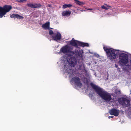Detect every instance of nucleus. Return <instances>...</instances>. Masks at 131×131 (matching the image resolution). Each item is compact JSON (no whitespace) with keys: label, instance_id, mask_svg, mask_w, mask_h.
<instances>
[{"label":"nucleus","instance_id":"nucleus-1","mask_svg":"<svg viewBox=\"0 0 131 131\" xmlns=\"http://www.w3.org/2000/svg\"><path fill=\"white\" fill-rule=\"evenodd\" d=\"M90 85L98 95L106 102L108 103L112 100L110 94L103 89L96 85L92 83H91Z\"/></svg>","mask_w":131,"mask_h":131},{"label":"nucleus","instance_id":"nucleus-2","mask_svg":"<svg viewBox=\"0 0 131 131\" xmlns=\"http://www.w3.org/2000/svg\"><path fill=\"white\" fill-rule=\"evenodd\" d=\"M62 52L64 53H69V54L67 57V60L68 63L71 64V66L74 67V62L72 60V55H73L75 53L71 51V49L68 46H66L63 47L62 49Z\"/></svg>","mask_w":131,"mask_h":131},{"label":"nucleus","instance_id":"nucleus-3","mask_svg":"<svg viewBox=\"0 0 131 131\" xmlns=\"http://www.w3.org/2000/svg\"><path fill=\"white\" fill-rule=\"evenodd\" d=\"M103 48L106 52L107 57L110 60L114 59L116 57V55H118L119 51V50H115L112 49L104 46Z\"/></svg>","mask_w":131,"mask_h":131},{"label":"nucleus","instance_id":"nucleus-4","mask_svg":"<svg viewBox=\"0 0 131 131\" xmlns=\"http://www.w3.org/2000/svg\"><path fill=\"white\" fill-rule=\"evenodd\" d=\"M12 7L10 5H5L3 7L0 6V18L3 17L6 15L7 13L10 10Z\"/></svg>","mask_w":131,"mask_h":131},{"label":"nucleus","instance_id":"nucleus-5","mask_svg":"<svg viewBox=\"0 0 131 131\" xmlns=\"http://www.w3.org/2000/svg\"><path fill=\"white\" fill-rule=\"evenodd\" d=\"M119 63L122 65L127 64L128 61V55L124 53L120 54L119 53Z\"/></svg>","mask_w":131,"mask_h":131},{"label":"nucleus","instance_id":"nucleus-6","mask_svg":"<svg viewBox=\"0 0 131 131\" xmlns=\"http://www.w3.org/2000/svg\"><path fill=\"white\" fill-rule=\"evenodd\" d=\"M119 103L123 106L128 107L130 105V101L127 99L122 97L119 100Z\"/></svg>","mask_w":131,"mask_h":131},{"label":"nucleus","instance_id":"nucleus-7","mask_svg":"<svg viewBox=\"0 0 131 131\" xmlns=\"http://www.w3.org/2000/svg\"><path fill=\"white\" fill-rule=\"evenodd\" d=\"M71 82L80 88L81 87L82 84L80 81V78L78 77H75L72 78L71 80Z\"/></svg>","mask_w":131,"mask_h":131},{"label":"nucleus","instance_id":"nucleus-8","mask_svg":"<svg viewBox=\"0 0 131 131\" xmlns=\"http://www.w3.org/2000/svg\"><path fill=\"white\" fill-rule=\"evenodd\" d=\"M52 38L55 41L59 40L61 38V35L60 33L57 32L52 36Z\"/></svg>","mask_w":131,"mask_h":131},{"label":"nucleus","instance_id":"nucleus-9","mask_svg":"<svg viewBox=\"0 0 131 131\" xmlns=\"http://www.w3.org/2000/svg\"><path fill=\"white\" fill-rule=\"evenodd\" d=\"M109 113L111 115L117 116L119 115V111L116 109L113 108L110 110Z\"/></svg>","mask_w":131,"mask_h":131},{"label":"nucleus","instance_id":"nucleus-10","mask_svg":"<svg viewBox=\"0 0 131 131\" xmlns=\"http://www.w3.org/2000/svg\"><path fill=\"white\" fill-rule=\"evenodd\" d=\"M10 17L13 18H17L19 19H22L24 17L17 14H13L10 16Z\"/></svg>","mask_w":131,"mask_h":131},{"label":"nucleus","instance_id":"nucleus-11","mask_svg":"<svg viewBox=\"0 0 131 131\" xmlns=\"http://www.w3.org/2000/svg\"><path fill=\"white\" fill-rule=\"evenodd\" d=\"M71 13V11H64L62 13V14L63 16H68Z\"/></svg>","mask_w":131,"mask_h":131},{"label":"nucleus","instance_id":"nucleus-12","mask_svg":"<svg viewBox=\"0 0 131 131\" xmlns=\"http://www.w3.org/2000/svg\"><path fill=\"white\" fill-rule=\"evenodd\" d=\"M78 41L74 40V39L73 38L70 42V44L72 45L75 46L76 47H77L78 45H77V42H78Z\"/></svg>","mask_w":131,"mask_h":131},{"label":"nucleus","instance_id":"nucleus-13","mask_svg":"<svg viewBox=\"0 0 131 131\" xmlns=\"http://www.w3.org/2000/svg\"><path fill=\"white\" fill-rule=\"evenodd\" d=\"M50 23L49 22H47L43 24L42 26V27L45 29H49Z\"/></svg>","mask_w":131,"mask_h":131},{"label":"nucleus","instance_id":"nucleus-14","mask_svg":"<svg viewBox=\"0 0 131 131\" xmlns=\"http://www.w3.org/2000/svg\"><path fill=\"white\" fill-rule=\"evenodd\" d=\"M74 52V53L73 54H75L77 55L78 56H80L81 55V52H82V53H83V51H80L79 49L77 48L75 50V52L73 51Z\"/></svg>","mask_w":131,"mask_h":131},{"label":"nucleus","instance_id":"nucleus-15","mask_svg":"<svg viewBox=\"0 0 131 131\" xmlns=\"http://www.w3.org/2000/svg\"><path fill=\"white\" fill-rule=\"evenodd\" d=\"M80 45V46L84 47H88L89 45L87 43H85L83 42H80L79 43Z\"/></svg>","mask_w":131,"mask_h":131},{"label":"nucleus","instance_id":"nucleus-16","mask_svg":"<svg viewBox=\"0 0 131 131\" xmlns=\"http://www.w3.org/2000/svg\"><path fill=\"white\" fill-rule=\"evenodd\" d=\"M79 69L80 70H84L86 72L87 71L85 69V67L84 64H82L80 65Z\"/></svg>","mask_w":131,"mask_h":131},{"label":"nucleus","instance_id":"nucleus-17","mask_svg":"<svg viewBox=\"0 0 131 131\" xmlns=\"http://www.w3.org/2000/svg\"><path fill=\"white\" fill-rule=\"evenodd\" d=\"M72 6V5L71 4H64L63 5L62 8L63 9H65L67 7H70Z\"/></svg>","mask_w":131,"mask_h":131},{"label":"nucleus","instance_id":"nucleus-18","mask_svg":"<svg viewBox=\"0 0 131 131\" xmlns=\"http://www.w3.org/2000/svg\"><path fill=\"white\" fill-rule=\"evenodd\" d=\"M75 1V3L76 4H78L80 5H84L85 3L82 2H80L78 0H74Z\"/></svg>","mask_w":131,"mask_h":131},{"label":"nucleus","instance_id":"nucleus-19","mask_svg":"<svg viewBox=\"0 0 131 131\" xmlns=\"http://www.w3.org/2000/svg\"><path fill=\"white\" fill-rule=\"evenodd\" d=\"M41 6V5L40 3H34V8H40Z\"/></svg>","mask_w":131,"mask_h":131},{"label":"nucleus","instance_id":"nucleus-20","mask_svg":"<svg viewBox=\"0 0 131 131\" xmlns=\"http://www.w3.org/2000/svg\"><path fill=\"white\" fill-rule=\"evenodd\" d=\"M105 4V5H107V7H106L104 6H103L101 7L102 9H105L106 10H108V9H109V8L110 7H111L110 6H107L106 4Z\"/></svg>","mask_w":131,"mask_h":131},{"label":"nucleus","instance_id":"nucleus-21","mask_svg":"<svg viewBox=\"0 0 131 131\" xmlns=\"http://www.w3.org/2000/svg\"><path fill=\"white\" fill-rule=\"evenodd\" d=\"M27 5L28 7L34 8V4L28 3L27 4Z\"/></svg>","mask_w":131,"mask_h":131},{"label":"nucleus","instance_id":"nucleus-22","mask_svg":"<svg viewBox=\"0 0 131 131\" xmlns=\"http://www.w3.org/2000/svg\"><path fill=\"white\" fill-rule=\"evenodd\" d=\"M123 70L124 71H128V68L126 67H124L123 68Z\"/></svg>","mask_w":131,"mask_h":131},{"label":"nucleus","instance_id":"nucleus-23","mask_svg":"<svg viewBox=\"0 0 131 131\" xmlns=\"http://www.w3.org/2000/svg\"><path fill=\"white\" fill-rule=\"evenodd\" d=\"M68 74H73L72 72V70L71 69H70L68 71Z\"/></svg>","mask_w":131,"mask_h":131},{"label":"nucleus","instance_id":"nucleus-24","mask_svg":"<svg viewBox=\"0 0 131 131\" xmlns=\"http://www.w3.org/2000/svg\"><path fill=\"white\" fill-rule=\"evenodd\" d=\"M49 34L50 35H52L53 34H53V31L52 30H50L49 31Z\"/></svg>","mask_w":131,"mask_h":131},{"label":"nucleus","instance_id":"nucleus-25","mask_svg":"<svg viewBox=\"0 0 131 131\" xmlns=\"http://www.w3.org/2000/svg\"><path fill=\"white\" fill-rule=\"evenodd\" d=\"M26 0H18V1L19 2H23L24 1H26Z\"/></svg>","mask_w":131,"mask_h":131},{"label":"nucleus","instance_id":"nucleus-26","mask_svg":"<svg viewBox=\"0 0 131 131\" xmlns=\"http://www.w3.org/2000/svg\"><path fill=\"white\" fill-rule=\"evenodd\" d=\"M117 71L118 72H119L120 71V69L119 68H117Z\"/></svg>","mask_w":131,"mask_h":131},{"label":"nucleus","instance_id":"nucleus-27","mask_svg":"<svg viewBox=\"0 0 131 131\" xmlns=\"http://www.w3.org/2000/svg\"><path fill=\"white\" fill-rule=\"evenodd\" d=\"M114 117V116H110L109 117V118H110V117L111 118H113Z\"/></svg>","mask_w":131,"mask_h":131},{"label":"nucleus","instance_id":"nucleus-28","mask_svg":"<svg viewBox=\"0 0 131 131\" xmlns=\"http://www.w3.org/2000/svg\"><path fill=\"white\" fill-rule=\"evenodd\" d=\"M48 5L49 7H52L51 5V4H48Z\"/></svg>","mask_w":131,"mask_h":131},{"label":"nucleus","instance_id":"nucleus-29","mask_svg":"<svg viewBox=\"0 0 131 131\" xmlns=\"http://www.w3.org/2000/svg\"><path fill=\"white\" fill-rule=\"evenodd\" d=\"M87 9L88 10H92L93 9H91V8H89V9Z\"/></svg>","mask_w":131,"mask_h":131},{"label":"nucleus","instance_id":"nucleus-30","mask_svg":"<svg viewBox=\"0 0 131 131\" xmlns=\"http://www.w3.org/2000/svg\"><path fill=\"white\" fill-rule=\"evenodd\" d=\"M115 67H116V68H118V66L116 64L115 65Z\"/></svg>","mask_w":131,"mask_h":131},{"label":"nucleus","instance_id":"nucleus-31","mask_svg":"<svg viewBox=\"0 0 131 131\" xmlns=\"http://www.w3.org/2000/svg\"><path fill=\"white\" fill-rule=\"evenodd\" d=\"M118 94H120V91H118Z\"/></svg>","mask_w":131,"mask_h":131},{"label":"nucleus","instance_id":"nucleus-32","mask_svg":"<svg viewBox=\"0 0 131 131\" xmlns=\"http://www.w3.org/2000/svg\"><path fill=\"white\" fill-rule=\"evenodd\" d=\"M95 63H96V62H95Z\"/></svg>","mask_w":131,"mask_h":131}]
</instances>
